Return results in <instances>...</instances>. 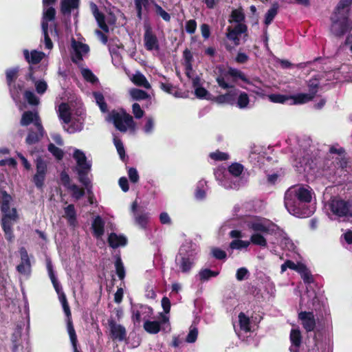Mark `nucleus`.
<instances>
[{
  "label": "nucleus",
  "instance_id": "680f3d73",
  "mask_svg": "<svg viewBox=\"0 0 352 352\" xmlns=\"http://www.w3.org/2000/svg\"><path fill=\"white\" fill-rule=\"evenodd\" d=\"M114 144L117 149L118 153L120 155V157L122 160H124L125 158V150L124 148V145L122 144V142L120 139L114 138Z\"/></svg>",
  "mask_w": 352,
  "mask_h": 352
},
{
  "label": "nucleus",
  "instance_id": "09e8293b",
  "mask_svg": "<svg viewBox=\"0 0 352 352\" xmlns=\"http://www.w3.org/2000/svg\"><path fill=\"white\" fill-rule=\"evenodd\" d=\"M250 245V241H243L241 239H234L230 242L229 248L231 250H241L247 248Z\"/></svg>",
  "mask_w": 352,
  "mask_h": 352
},
{
  "label": "nucleus",
  "instance_id": "9b49d317",
  "mask_svg": "<svg viewBox=\"0 0 352 352\" xmlns=\"http://www.w3.org/2000/svg\"><path fill=\"white\" fill-rule=\"evenodd\" d=\"M72 45L74 50V54L72 55L71 59L74 63L77 64L79 61L82 60L83 54H87L89 52V47L87 44L76 41L74 38Z\"/></svg>",
  "mask_w": 352,
  "mask_h": 352
},
{
  "label": "nucleus",
  "instance_id": "13d9d810",
  "mask_svg": "<svg viewBox=\"0 0 352 352\" xmlns=\"http://www.w3.org/2000/svg\"><path fill=\"white\" fill-rule=\"evenodd\" d=\"M195 94L198 98L208 100L210 99V96H211L209 91L203 87H197L195 89Z\"/></svg>",
  "mask_w": 352,
  "mask_h": 352
},
{
  "label": "nucleus",
  "instance_id": "864d4df0",
  "mask_svg": "<svg viewBox=\"0 0 352 352\" xmlns=\"http://www.w3.org/2000/svg\"><path fill=\"white\" fill-rule=\"evenodd\" d=\"M243 170V166L239 163H233L228 167L230 173L234 176L239 177Z\"/></svg>",
  "mask_w": 352,
  "mask_h": 352
},
{
  "label": "nucleus",
  "instance_id": "a19ab883",
  "mask_svg": "<svg viewBox=\"0 0 352 352\" xmlns=\"http://www.w3.org/2000/svg\"><path fill=\"white\" fill-rule=\"evenodd\" d=\"M292 344L296 347H299L302 342L301 332L298 329H292L289 336Z\"/></svg>",
  "mask_w": 352,
  "mask_h": 352
},
{
  "label": "nucleus",
  "instance_id": "bf43d9fd",
  "mask_svg": "<svg viewBox=\"0 0 352 352\" xmlns=\"http://www.w3.org/2000/svg\"><path fill=\"white\" fill-rule=\"evenodd\" d=\"M77 170V173L78 175V180L80 183H82L83 185H85V186H87L90 181L87 177L88 175V173L90 170H87V169H82V170Z\"/></svg>",
  "mask_w": 352,
  "mask_h": 352
},
{
  "label": "nucleus",
  "instance_id": "0e129e2a",
  "mask_svg": "<svg viewBox=\"0 0 352 352\" xmlns=\"http://www.w3.org/2000/svg\"><path fill=\"white\" fill-rule=\"evenodd\" d=\"M60 179L62 185L67 189H69V186L72 185L71 184V179L69 177V175L65 170H63L60 173Z\"/></svg>",
  "mask_w": 352,
  "mask_h": 352
},
{
  "label": "nucleus",
  "instance_id": "aec40b11",
  "mask_svg": "<svg viewBox=\"0 0 352 352\" xmlns=\"http://www.w3.org/2000/svg\"><path fill=\"white\" fill-rule=\"evenodd\" d=\"M23 55L25 60L31 65L38 64L44 58L45 53L36 50H32L30 53L28 50H24Z\"/></svg>",
  "mask_w": 352,
  "mask_h": 352
},
{
  "label": "nucleus",
  "instance_id": "4d7b16f0",
  "mask_svg": "<svg viewBox=\"0 0 352 352\" xmlns=\"http://www.w3.org/2000/svg\"><path fill=\"white\" fill-rule=\"evenodd\" d=\"M24 98L31 105H38L39 103V99L31 91H25L24 93Z\"/></svg>",
  "mask_w": 352,
  "mask_h": 352
},
{
  "label": "nucleus",
  "instance_id": "4468645a",
  "mask_svg": "<svg viewBox=\"0 0 352 352\" xmlns=\"http://www.w3.org/2000/svg\"><path fill=\"white\" fill-rule=\"evenodd\" d=\"M302 327L307 332L313 331L316 326L315 316L313 311H300L298 316Z\"/></svg>",
  "mask_w": 352,
  "mask_h": 352
},
{
  "label": "nucleus",
  "instance_id": "f704fd0d",
  "mask_svg": "<svg viewBox=\"0 0 352 352\" xmlns=\"http://www.w3.org/2000/svg\"><path fill=\"white\" fill-rule=\"evenodd\" d=\"M250 243L258 245L261 248H266L267 242L264 236L261 233H254L250 236Z\"/></svg>",
  "mask_w": 352,
  "mask_h": 352
},
{
  "label": "nucleus",
  "instance_id": "49530a36",
  "mask_svg": "<svg viewBox=\"0 0 352 352\" xmlns=\"http://www.w3.org/2000/svg\"><path fill=\"white\" fill-rule=\"evenodd\" d=\"M133 82L138 86H142L146 89H149L151 85L146 77L141 73H138L133 76Z\"/></svg>",
  "mask_w": 352,
  "mask_h": 352
},
{
  "label": "nucleus",
  "instance_id": "e2e57ef3",
  "mask_svg": "<svg viewBox=\"0 0 352 352\" xmlns=\"http://www.w3.org/2000/svg\"><path fill=\"white\" fill-rule=\"evenodd\" d=\"M210 157L216 161H225L228 159L229 155L226 153L217 151L216 152L211 153Z\"/></svg>",
  "mask_w": 352,
  "mask_h": 352
},
{
  "label": "nucleus",
  "instance_id": "412c9836",
  "mask_svg": "<svg viewBox=\"0 0 352 352\" xmlns=\"http://www.w3.org/2000/svg\"><path fill=\"white\" fill-rule=\"evenodd\" d=\"M73 157L76 161V170H91V165L87 161V157L82 151L76 149L74 152Z\"/></svg>",
  "mask_w": 352,
  "mask_h": 352
},
{
  "label": "nucleus",
  "instance_id": "a18cd8bd",
  "mask_svg": "<svg viewBox=\"0 0 352 352\" xmlns=\"http://www.w3.org/2000/svg\"><path fill=\"white\" fill-rule=\"evenodd\" d=\"M63 311L67 316V328L68 333H69L70 329L73 331H76L73 325L72 320V313L70 310V307L69 303H65L62 305Z\"/></svg>",
  "mask_w": 352,
  "mask_h": 352
},
{
  "label": "nucleus",
  "instance_id": "603ef678",
  "mask_svg": "<svg viewBox=\"0 0 352 352\" xmlns=\"http://www.w3.org/2000/svg\"><path fill=\"white\" fill-rule=\"evenodd\" d=\"M47 149L56 157V160H61L63 158V151L55 146L53 143H50L48 144Z\"/></svg>",
  "mask_w": 352,
  "mask_h": 352
},
{
  "label": "nucleus",
  "instance_id": "72a5a7b5",
  "mask_svg": "<svg viewBox=\"0 0 352 352\" xmlns=\"http://www.w3.org/2000/svg\"><path fill=\"white\" fill-rule=\"evenodd\" d=\"M134 4L137 17L141 21L142 19L143 8L147 9L149 5V0H134Z\"/></svg>",
  "mask_w": 352,
  "mask_h": 352
},
{
  "label": "nucleus",
  "instance_id": "f03ea898",
  "mask_svg": "<svg viewBox=\"0 0 352 352\" xmlns=\"http://www.w3.org/2000/svg\"><path fill=\"white\" fill-rule=\"evenodd\" d=\"M217 70L218 74L216 77V82L219 87L223 89L234 88V85L233 83L236 82L238 79L241 80L245 83L250 84V81L245 74L238 69L229 67L226 69L223 66H219L217 67Z\"/></svg>",
  "mask_w": 352,
  "mask_h": 352
},
{
  "label": "nucleus",
  "instance_id": "58836bf2",
  "mask_svg": "<svg viewBox=\"0 0 352 352\" xmlns=\"http://www.w3.org/2000/svg\"><path fill=\"white\" fill-rule=\"evenodd\" d=\"M292 100H293V104H304L312 100L314 98V96L311 95L309 93L308 94H298L296 96H291Z\"/></svg>",
  "mask_w": 352,
  "mask_h": 352
},
{
  "label": "nucleus",
  "instance_id": "f8f14e48",
  "mask_svg": "<svg viewBox=\"0 0 352 352\" xmlns=\"http://www.w3.org/2000/svg\"><path fill=\"white\" fill-rule=\"evenodd\" d=\"M228 89L230 90L228 91L226 94L214 96L212 100L217 102V104H235L237 96L240 91L239 89H236L235 87H234V88H229Z\"/></svg>",
  "mask_w": 352,
  "mask_h": 352
},
{
  "label": "nucleus",
  "instance_id": "c85d7f7f",
  "mask_svg": "<svg viewBox=\"0 0 352 352\" xmlns=\"http://www.w3.org/2000/svg\"><path fill=\"white\" fill-rule=\"evenodd\" d=\"M116 272L120 280H122L126 276L125 269L120 254L115 255Z\"/></svg>",
  "mask_w": 352,
  "mask_h": 352
},
{
  "label": "nucleus",
  "instance_id": "7c9ffc66",
  "mask_svg": "<svg viewBox=\"0 0 352 352\" xmlns=\"http://www.w3.org/2000/svg\"><path fill=\"white\" fill-rule=\"evenodd\" d=\"M144 330L151 334H156L160 331L161 323L159 321L146 320L144 323Z\"/></svg>",
  "mask_w": 352,
  "mask_h": 352
},
{
  "label": "nucleus",
  "instance_id": "0eeeda50",
  "mask_svg": "<svg viewBox=\"0 0 352 352\" xmlns=\"http://www.w3.org/2000/svg\"><path fill=\"white\" fill-rule=\"evenodd\" d=\"M36 173L32 177V182L37 189L43 190L47 173V162L42 156H38L34 160Z\"/></svg>",
  "mask_w": 352,
  "mask_h": 352
},
{
  "label": "nucleus",
  "instance_id": "a878e982",
  "mask_svg": "<svg viewBox=\"0 0 352 352\" xmlns=\"http://www.w3.org/2000/svg\"><path fill=\"white\" fill-rule=\"evenodd\" d=\"M37 131H34L32 129L28 130V135L25 138V143L28 145L34 144L40 141V140L43 137L44 134V128L43 129H40L38 127H36Z\"/></svg>",
  "mask_w": 352,
  "mask_h": 352
},
{
  "label": "nucleus",
  "instance_id": "e433bc0d",
  "mask_svg": "<svg viewBox=\"0 0 352 352\" xmlns=\"http://www.w3.org/2000/svg\"><path fill=\"white\" fill-rule=\"evenodd\" d=\"M17 217L18 216L16 208H12V214H3V217L1 220V227L5 228V226H12L11 220L15 221L17 219Z\"/></svg>",
  "mask_w": 352,
  "mask_h": 352
},
{
  "label": "nucleus",
  "instance_id": "6e6552de",
  "mask_svg": "<svg viewBox=\"0 0 352 352\" xmlns=\"http://www.w3.org/2000/svg\"><path fill=\"white\" fill-rule=\"evenodd\" d=\"M175 264L181 272L188 274L195 264V258L192 254L180 252L176 257Z\"/></svg>",
  "mask_w": 352,
  "mask_h": 352
},
{
  "label": "nucleus",
  "instance_id": "ddd939ff",
  "mask_svg": "<svg viewBox=\"0 0 352 352\" xmlns=\"http://www.w3.org/2000/svg\"><path fill=\"white\" fill-rule=\"evenodd\" d=\"M32 123H33L36 127L43 129L41 120L37 111H24L20 120V124L23 126H27Z\"/></svg>",
  "mask_w": 352,
  "mask_h": 352
},
{
  "label": "nucleus",
  "instance_id": "79ce46f5",
  "mask_svg": "<svg viewBox=\"0 0 352 352\" xmlns=\"http://www.w3.org/2000/svg\"><path fill=\"white\" fill-rule=\"evenodd\" d=\"M230 17L232 21L236 23H244L245 19L242 8L234 9L231 12Z\"/></svg>",
  "mask_w": 352,
  "mask_h": 352
},
{
  "label": "nucleus",
  "instance_id": "7ed1b4c3",
  "mask_svg": "<svg viewBox=\"0 0 352 352\" xmlns=\"http://www.w3.org/2000/svg\"><path fill=\"white\" fill-rule=\"evenodd\" d=\"M109 121L112 122L114 126L121 132H126L128 129L134 131L136 123L133 117L122 109L120 111L112 110L108 115Z\"/></svg>",
  "mask_w": 352,
  "mask_h": 352
},
{
  "label": "nucleus",
  "instance_id": "dca6fc26",
  "mask_svg": "<svg viewBox=\"0 0 352 352\" xmlns=\"http://www.w3.org/2000/svg\"><path fill=\"white\" fill-rule=\"evenodd\" d=\"M108 323L110 328L111 337L113 340L121 342L126 339V331L124 327L117 324L113 320H109Z\"/></svg>",
  "mask_w": 352,
  "mask_h": 352
},
{
  "label": "nucleus",
  "instance_id": "3c124183",
  "mask_svg": "<svg viewBox=\"0 0 352 352\" xmlns=\"http://www.w3.org/2000/svg\"><path fill=\"white\" fill-rule=\"evenodd\" d=\"M271 102L274 103L284 104L287 101L292 100L291 96H287L283 94H272L269 96Z\"/></svg>",
  "mask_w": 352,
  "mask_h": 352
},
{
  "label": "nucleus",
  "instance_id": "4be33fe9",
  "mask_svg": "<svg viewBox=\"0 0 352 352\" xmlns=\"http://www.w3.org/2000/svg\"><path fill=\"white\" fill-rule=\"evenodd\" d=\"M80 0H61L60 12L64 16H70L72 10L79 7Z\"/></svg>",
  "mask_w": 352,
  "mask_h": 352
},
{
  "label": "nucleus",
  "instance_id": "5fc2aeb1",
  "mask_svg": "<svg viewBox=\"0 0 352 352\" xmlns=\"http://www.w3.org/2000/svg\"><path fill=\"white\" fill-rule=\"evenodd\" d=\"M81 74L84 79L87 82L95 83L98 80L97 77L94 74L91 69L88 68L82 69L81 70Z\"/></svg>",
  "mask_w": 352,
  "mask_h": 352
},
{
  "label": "nucleus",
  "instance_id": "8fccbe9b",
  "mask_svg": "<svg viewBox=\"0 0 352 352\" xmlns=\"http://www.w3.org/2000/svg\"><path fill=\"white\" fill-rule=\"evenodd\" d=\"M94 96L100 111L103 113L107 112L108 111V108L104 96L101 93L98 92H94Z\"/></svg>",
  "mask_w": 352,
  "mask_h": 352
},
{
  "label": "nucleus",
  "instance_id": "2f4dec72",
  "mask_svg": "<svg viewBox=\"0 0 352 352\" xmlns=\"http://www.w3.org/2000/svg\"><path fill=\"white\" fill-rule=\"evenodd\" d=\"M19 69L18 67H13L6 69V82L9 87L14 83L19 76Z\"/></svg>",
  "mask_w": 352,
  "mask_h": 352
},
{
  "label": "nucleus",
  "instance_id": "774afa93",
  "mask_svg": "<svg viewBox=\"0 0 352 352\" xmlns=\"http://www.w3.org/2000/svg\"><path fill=\"white\" fill-rule=\"evenodd\" d=\"M185 29L187 33L192 34L197 29V22L195 19H190L186 21Z\"/></svg>",
  "mask_w": 352,
  "mask_h": 352
},
{
  "label": "nucleus",
  "instance_id": "de8ad7c7",
  "mask_svg": "<svg viewBox=\"0 0 352 352\" xmlns=\"http://www.w3.org/2000/svg\"><path fill=\"white\" fill-rule=\"evenodd\" d=\"M250 102V98L245 92H240L239 95L237 96L236 104V106L240 109H244L248 107Z\"/></svg>",
  "mask_w": 352,
  "mask_h": 352
},
{
  "label": "nucleus",
  "instance_id": "9d476101",
  "mask_svg": "<svg viewBox=\"0 0 352 352\" xmlns=\"http://www.w3.org/2000/svg\"><path fill=\"white\" fill-rule=\"evenodd\" d=\"M248 228L254 232V233L261 234H272L274 231L271 228L274 225L273 223H265L264 220L261 219H256L252 221H249L247 223Z\"/></svg>",
  "mask_w": 352,
  "mask_h": 352
},
{
  "label": "nucleus",
  "instance_id": "5701e85b",
  "mask_svg": "<svg viewBox=\"0 0 352 352\" xmlns=\"http://www.w3.org/2000/svg\"><path fill=\"white\" fill-rule=\"evenodd\" d=\"M93 235L97 239L101 238L104 233V221L99 215L96 216L91 224Z\"/></svg>",
  "mask_w": 352,
  "mask_h": 352
},
{
  "label": "nucleus",
  "instance_id": "39448f33",
  "mask_svg": "<svg viewBox=\"0 0 352 352\" xmlns=\"http://www.w3.org/2000/svg\"><path fill=\"white\" fill-rule=\"evenodd\" d=\"M328 206L331 212L338 217H352V199L345 201L339 197H333Z\"/></svg>",
  "mask_w": 352,
  "mask_h": 352
},
{
  "label": "nucleus",
  "instance_id": "338daca9",
  "mask_svg": "<svg viewBox=\"0 0 352 352\" xmlns=\"http://www.w3.org/2000/svg\"><path fill=\"white\" fill-rule=\"evenodd\" d=\"M132 112L136 119H140L144 115V111L142 109L140 105L136 102L132 105Z\"/></svg>",
  "mask_w": 352,
  "mask_h": 352
},
{
  "label": "nucleus",
  "instance_id": "20e7f679",
  "mask_svg": "<svg viewBox=\"0 0 352 352\" xmlns=\"http://www.w3.org/2000/svg\"><path fill=\"white\" fill-rule=\"evenodd\" d=\"M292 195L291 192L286 191L284 197L285 206L287 211L296 217H309L311 211L306 206V204L297 200L296 197Z\"/></svg>",
  "mask_w": 352,
  "mask_h": 352
},
{
  "label": "nucleus",
  "instance_id": "ea45409f",
  "mask_svg": "<svg viewBox=\"0 0 352 352\" xmlns=\"http://www.w3.org/2000/svg\"><path fill=\"white\" fill-rule=\"evenodd\" d=\"M278 6L277 3H274L272 6L267 10L265 15L264 23L266 25H269L272 23L274 19L278 14Z\"/></svg>",
  "mask_w": 352,
  "mask_h": 352
},
{
  "label": "nucleus",
  "instance_id": "393cba45",
  "mask_svg": "<svg viewBox=\"0 0 352 352\" xmlns=\"http://www.w3.org/2000/svg\"><path fill=\"white\" fill-rule=\"evenodd\" d=\"M1 197L0 198L1 211L3 214H12L10 204L12 201V197L6 190L1 191Z\"/></svg>",
  "mask_w": 352,
  "mask_h": 352
},
{
  "label": "nucleus",
  "instance_id": "37998d69",
  "mask_svg": "<svg viewBox=\"0 0 352 352\" xmlns=\"http://www.w3.org/2000/svg\"><path fill=\"white\" fill-rule=\"evenodd\" d=\"M130 94L132 98L135 100H141L150 98L149 94L140 89L133 88L130 91Z\"/></svg>",
  "mask_w": 352,
  "mask_h": 352
},
{
  "label": "nucleus",
  "instance_id": "69168bd1",
  "mask_svg": "<svg viewBox=\"0 0 352 352\" xmlns=\"http://www.w3.org/2000/svg\"><path fill=\"white\" fill-rule=\"evenodd\" d=\"M56 17V10L53 7H49L43 13V19L46 21H54Z\"/></svg>",
  "mask_w": 352,
  "mask_h": 352
},
{
  "label": "nucleus",
  "instance_id": "c9c22d12",
  "mask_svg": "<svg viewBox=\"0 0 352 352\" xmlns=\"http://www.w3.org/2000/svg\"><path fill=\"white\" fill-rule=\"evenodd\" d=\"M134 219L135 222L142 228H145L148 221V213L144 212H140L135 213Z\"/></svg>",
  "mask_w": 352,
  "mask_h": 352
},
{
  "label": "nucleus",
  "instance_id": "f3484780",
  "mask_svg": "<svg viewBox=\"0 0 352 352\" xmlns=\"http://www.w3.org/2000/svg\"><path fill=\"white\" fill-rule=\"evenodd\" d=\"M90 9L91 10L92 14L98 23L99 28L102 29L105 33H108L109 32V28L105 22L104 14L100 12L98 6L94 2L90 3Z\"/></svg>",
  "mask_w": 352,
  "mask_h": 352
},
{
  "label": "nucleus",
  "instance_id": "2eb2a0df",
  "mask_svg": "<svg viewBox=\"0 0 352 352\" xmlns=\"http://www.w3.org/2000/svg\"><path fill=\"white\" fill-rule=\"evenodd\" d=\"M287 191L291 192L292 196H294V198L296 197L297 200L306 204L311 201V191L304 186H292Z\"/></svg>",
  "mask_w": 352,
  "mask_h": 352
},
{
  "label": "nucleus",
  "instance_id": "473e14b6",
  "mask_svg": "<svg viewBox=\"0 0 352 352\" xmlns=\"http://www.w3.org/2000/svg\"><path fill=\"white\" fill-rule=\"evenodd\" d=\"M183 57L186 75L188 76V72L192 69L193 56L190 50L186 48L183 52Z\"/></svg>",
  "mask_w": 352,
  "mask_h": 352
},
{
  "label": "nucleus",
  "instance_id": "c756f323",
  "mask_svg": "<svg viewBox=\"0 0 352 352\" xmlns=\"http://www.w3.org/2000/svg\"><path fill=\"white\" fill-rule=\"evenodd\" d=\"M240 329L248 333L251 332L250 319L243 312H240L238 316Z\"/></svg>",
  "mask_w": 352,
  "mask_h": 352
},
{
  "label": "nucleus",
  "instance_id": "bb28decb",
  "mask_svg": "<svg viewBox=\"0 0 352 352\" xmlns=\"http://www.w3.org/2000/svg\"><path fill=\"white\" fill-rule=\"evenodd\" d=\"M58 117L65 124H69L72 120V113L68 103L61 102L58 106Z\"/></svg>",
  "mask_w": 352,
  "mask_h": 352
},
{
  "label": "nucleus",
  "instance_id": "6e6d98bb",
  "mask_svg": "<svg viewBox=\"0 0 352 352\" xmlns=\"http://www.w3.org/2000/svg\"><path fill=\"white\" fill-rule=\"evenodd\" d=\"M72 192V197L76 199H80L85 195V190L83 188L78 187L75 184H73L68 189Z\"/></svg>",
  "mask_w": 352,
  "mask_h": 352
},
{
  "label": "nucleus",
  "instance_id": "a211bd4d",
  "mask_svg": "<svg viewBox=\"0 0 352 352\" xmlns=\"http://www.w3.org/2000/svg\"><path fill=\"white\" fill-rule=\"evenodd\" d=\"M25 79L27 80H31L34 82L36 91L38 94H43L47 89V84L44 80H36V78L34 76V67L32 65H30L28 67V73L25 76Z\"/></svg>",
  "mask_w": 352,
  "mask_h": 352
},
{
  "label": "nucleus",
  "instance_id": "c03bdc74",
  "mask_svg": "<svg viewBox=\"0 0 352 352\" xmlns=\"http://www.w3.org/2000/svg\"><path fill=\"white\" fill-rule=\"evenodd\" d=\"M154 11L156 15L160 16L165 22H170L171 17L170 15L165 11L162 6L157 4L156 2L153 3Z\"/></svg>",
  "mask_w": 352,
  "mask_h": 352
},
{
  "label": "nucleus",
  "instance_id": "b1692460",
  "mask_svg": "<svg viewBox=\"0 0 352 352\" xmlns=\"http://www.w3.org/2000/svg\"><path fill=\"white\" fill-rule=\"evenodd\" d=\"M109 245L116 249L119 246H125L127 243V239L123 235H118L115 232L109 234L107 239Z\"/></svg>",
  "mask_w": 352,
  "mask_h": 352
},
{
  "label": "nucleus",
  "instance_id": "4c0bfd02",
  "mask_svg": "<svg viewBox=\"0 0 352 352\" xmlns=\"http://www.w3.org/2000/svg\"><path fill=\"white\" fill-rule=\"evenodd\" d=\"M219 272L213 271L208 268L201 269L199 272V280L201 282L208 280L212 277H216L219 275Z\"/></svg>",
  "mask_w": 352,
  "mask_h": 352
},
{
  "label": "nucleus",
  "instance_id": "6ab92c4d",
  "mask_svg": "<svg viewBox=\"0 0 352 352\" xmlns=\"http://www.w3.org/2000/svg\"><path fill=\"white\" fill-rule=\"evenodd\" d=\"M21 262L16 266V270L21 274H25L30 272L31 265L30 261L28 257V252L25 248H21L20 250Z\"/></svg>",
  "mask_w": 352,
  "mask_h": 352
},
{
  "label": "nucleus",
  "instance_id": "1a4fd4ad",
  "mask_svg": "<svg viewBox=\"0 0 352 352\" xmlns=\"http://www.w3.org/2000/svg\"><path fill=\"white\" fill-rule=\"evenodd\" d=\"M144 44L148 51L160 50L157 37L153 32L152 28L148 24L144 25Z\"/></svg>",
  "mask_w": 352,
  "mask_h": 352
},
{
  "label": "nucleus",
  "instance_id": "f257e3e1",
  "mask_svg": "<svg viewBox=\"0 0 352 352\" xmlns=\"http://www.w3.org/2000/svg\"><path fill=\"white\" fill-rule=\"evenodd\" d=\"M351 4L352 0H340L330 17V32L337 38H341L352 30V21L349 18Z\"/></svg>",
  "mask_w": 352,
  "mask_h": 352
},
{
  "label": "nucleus",
  "instance_id": "052dcab7",
  "mask_svg": "<svg viewBox=\"0 0 352 352\" xmlns=\"http://www.w3.org/2000/svg\"><path fill=\"white\" fill-rule=\"evenodd\" d=\"M309 87V93L314 96V98L316 96L318 89L319 87V82L316 78H312L309 81L308 83Z\"/></svg>",
  "mask_w": 352,
  "mask_h": 352
},
{
  "label": "nucleus",
  "instance_id": "423d86ee",
  "mask_svg": "<svg viewBox=\"0 0 352 352\" xmlns=\"http://www.w3.org/2000/svg\"><path fill=\"white\" fill-rule=\"evenodd\" d=\"M331 160H333L331 164L333 165L335 169L340 168L343 170L347 167L349 161L346 157V151L343 147L337 148L334 145L331 146L327 155V165L328 164V162Z\"/></svg>",
  "mask_w": 352,
  "mask_h": 352
},
{
  "label": "nucleus",
  "instance_id": "cd10ccee",
  "mask_svg": "<svg viewBox=\"0 0 352 352\" xmlns=\"http://www.w3.org/2000/svg\"><path fill=\"white\" fill-rule=\"evenodd\" d=\"M65 217L70 226H75L76 223V211L74 204H69L64 208Z\"/></svg>",
  "mask_w": 352,
  "mask_h": 352
}]
</instances>
